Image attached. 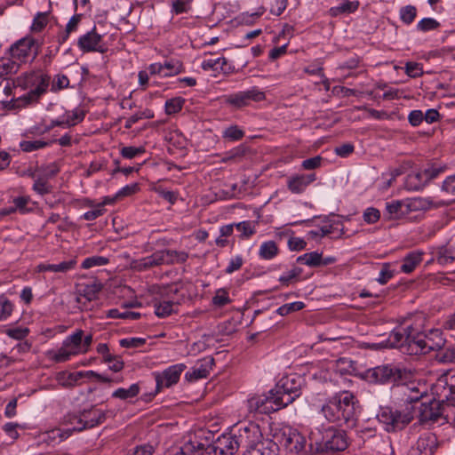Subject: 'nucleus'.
<instances>
[{
  "mask_svg": "<svg viewBox=\"0 0 455 455\" xmlns=\"http://www.w3.org/2000/svg\"><path fill=\"white\" fill-rule=\"evenodd\" d=\"M398 387L403 395V400L406 403L404 409L397 410L392 407H380L377 419L387 432H395L404 428L414 418V411L427 395H423L414 385L410 387L405 384Z\"/></svg>",
  "mask_w": 455,
  "mask_h": 455,
  "instance_id": "1",
  "label": "nucleus"
},
{
  "mask_svg": "<svg viewBox=\"0 0 455 455\" xmlns=\"http://www.w3.org/2000/svg\"><path fill=\"white\" fill-rule=\"evenodd\" d=\"M51 76L41 70H32L21 74L13 79V86L30 91L25 95L15 100L12 107L27 106L36 102L38 99L46 92Z\"/></svg>",
  "mask_w": 455,
  "mask_h": 455,
  "instance_id": "2",
  "label": "nucleus"
},
{
  "mask_svg": "<svg viewBox=\"0 0 455 455\" xmlns=\"http://www.w3.org/2000/svg\"><path fill=\"white\" fill-rule=\"evenodd\" d=\"M355 403L353 393L343 391L326 401L321 407V412L330 422L347 423L355 417Z\"/></svg>",
  "mask_w": 455,
  "mask_h": 455,
  "instance_id": "3",
  "label": "nucleus"
},
{
  "mask_svg": "<svg viewBox=\"0 0 455 455\" xmlns=\"http://www.w3.org/2000/svg\"><path fill=\"white\" fill-rule=\"evenodd\" d=\"M310 452L340 451L347 447L346 434L333 427L315 428L308 435Z\"/></svg>",
  "mask_w": 455,
  "mask_h": 455,
  "instance_id": "4",
  "label": "nucleus"
},
{
  "mask_svg": "<svg viewBox=\"0 0 455 455\" xmlns=\"http://www.w3.org/2000/svg\"><path fill=\"white\" fill-rule=\"evenodd\" d=\"M445 345L442 331L438 329L431 330L428 333L416 332L415 340H412L407 349L409 355H425L432 350L442 348Z\"/></svg>",
  "mask_w": 455,
  "mask_h": 455,
  "instance_id": "5",
  "label": "nucleus"
},
{
  "mask_svg": "<svg viewBox=\"0 0 455 455\" xmlns=\"http://www.w3.org/2000/svg\"><path fill=\"white\" fill-rule=\"evenodd\" d=\"M433 397L427 395L419 405L418 410V418L421 423L436 422L442 417H444L447 408L446 401H441L439 397L433 394Z\"/></svg>",
  "mask_w": 455,
  "mask_h": 455,
  "instance_id": "6",
  "label": "nucleus"
},
{
  "mask_svg": "<svg viewBox=\"0 0 455 455\" xmlns=\"http://www.w3.org/2000/svg\"><path fill=\"white\" fill-rule=\"evenodd\" d=\"M303 379L300 376L291 374L282 378L279 384L273 389L283 408L291 403L301 395Z\"/></svg>",
  "mask_w": 455,
  "mask_h": 455,
  "instance_id": "7",
  "label": "nucleus"
},
{
  "mask_svg": "<svg viewBox=\"0 0 455 455\" xmlns=\"http://www.w3.org/2000/svg\"><path fill=\"white\" fill-rule=\"evenodd\" d=\"M186 369L184 363H177L169 366L164 371L153 373L156 380V389L150 394H145L143 400L148 402L156 396L163 388H168L178 383L182 371Z\"/></svg>",
  "mask_w": 455,
  "mask_h": 455,
  "instance_id": "8",
  "label": "nucleus"
},
{
  "mask_svg": "<svg viewBox=\"0 0 455 455\" xmlns=\"http://www.w3.org/2000/svg\"><path fill=\"white\" fill-rule=\"evenodd\" d=\"M39 50L40 44L34 37L25 36L12 44L7 50V54L12 55L21 66L29 59L33 61L37 57Z\"/></svg>",
  "mask_w": 455,
  "mask_h": 455,
  "instance_id": "9",
  "label": "nucleus"
},
{
  "mask_svg": "<svg viewBox=\"0 0 455 455\" xmlns=\"http://www.w3.org/2000/svg\"><path fill=\"white\" fill-rule=\"evenodd\" d=\"M282 408H283V403H280L273 389L267 394L253 395L247 400V409L251 414H268Z\"/></svg>",
  "mask_w": 455,
  "mask_h": 455,
  "instance_id": "10",
  "label": "nucleus"
},
{
  "mask_svg": "<svg viewBox=\"0 0 455 455\" xmlns=\"http://www.w3.org/2000/svg\"><path fill=\"white\" fill-rule=\"evenodd\" d=\"M433 394L446 401L447 405L455 407V368L442 374L432 387Z\"/></svg>",
  "mask_w": 455,
  "mask_h": 455,
  "instance_id": "11",
  "label": "nucleus"
},
{
  "mask_svg": "<svg viewBox=\"0 0 455 455\" xmlns=\"http://www.w3.org/2000/svg\"><path fill=\"white\" fill-rule=\"evenodd\" d=\"M406 371L395 364H383L367 371V378L379 384L398 383Z\"/></svg>",
  "mask_w": 455,
  "mask_h": 455,
  "instance_id": "12",
  "label": "nucleus"
},
{
  "mask_svg": "<svg viewBox=\"0 0 455 455\" xmlns=\"http://www.w3.org/2000/svg\"><path fill=\"white\" fill-rule=\"evenodd\" d=\"M239 447L235 434H224L212 443H204V455H234Z\"/></svg>",
  "mask_w": 455,
  "mask_h": 455,
  "instance_id": "13",
  "label": "nucleus"
},
{
  "mask_svg": "<svg viewBox=\"0 0 455 455\" xmlns=\"http://www.w3.org/2000/svg\"><path fill=\"white\" fill-rule=\"evenodd\" d=\"M83 330H76L74 333L66 337L60 348L55 353L53 359L58 362L68 361L71 356L83 354L82 340Z\"/></svg>",
  "mask_w": 455,
  "mask_h": 455,
  "instance_id": "14",
  "label": "nucleus"
},
{
  "mask_svg": "<svg viewBox=\"0 0 455 455\" xmlns=\"http://www.w3.org/2000/svg\"><path fill=\"white\" fill-rule=\"evenodd\" d=\"M275 439L279 450L283 448L291 453H299L306 450V438L296 430L284 429L275 435Z\"/></svg>",
  "mask_w": 455,
  "mask_h": 455,
  "instance_id": "15",
  "label": "nucleus"
},
{
  "mask_svg": "<svg viewBox=\"0 0 455 455\" xmlns=\"http://www.w3.org/2000/svg\"><path fill=\"white\" fill-rule=\"evenodd\" d=\"M416 331L411 324L395 328L386 340L387 348L399 347L403 353H407L409 345L415 340Z\"/></svg>",
  "mask_w": 455,
  "mask_h": 455,
  "instance_id": "16",
  "label": "nucleus"
},
{
  "mask_svg": "<svg viewBox=\"0 0 455 455\" xmlns=\"http://www.w3.org/2000/svg\"><path fill=\"white\" fill-rule=\"evenodd\" d=\"M240 446L249 447L262 442V434L258 424L248 421L238 425L237 434H235Z\"/></svg>",
  "mask_w": 455,
  "mask_h": 455,
  "instance_id": "17",
  "label": "nucleus"
},
{
  "mask_svg": "<svg viewBox=\"0 0 455 455\" xmlns=\"http://www.w3.org/2000/svg\"><path fill=\"white\" fill-rule=\"evenodd\" d=\"M102 36L96 32L94 28L79 37L77 45L84 52H99L103 53L106 52V47L100 44Z\"/></svg>",
  "mask_w": 455,
  "mask_h": 455,
  "instance_id": "18",
  "label": "nucleus"
},
{
  "mask_svg": "<svg viewBox=\"0 0 455 455\" xmlns=\"http://www.w3.org/2000/svg\"><path fill=\"white\" fill-rule=\"evenodd\" d=\"M214 365V359L211 356L201 359L196 366L191 368L185 374V379L189 381H196L207 378Z\"/></svg>",
  "mask_w": 455,
  "mask_h": 455,
  "instance_id": "19",
  "label": "nucleus"
},
{
  "mask_svg": "<svg viewBox=\"0 0 455 455\" xmlns=\"http://www.w3.org/2000/svg\"><path fill=\"white\" fill-rule=\"evenodd\" d=\"M83 424L85 425V430L102 424L107 418V412L92 405L87 409L81 410Z\"/></svg>",
  "mask_w": 455,
  "mask_h": 455,
  "instance_id": "20",
  "label": "nucleus"
},
{
  "mask_svg": "<svg viewBox=\"0 0 455 455\" xmlns=\"http://www.w3.org/2000/svg\"><path fill=\"white\" fill-rule=\"evenodd\" d=\"M406 204L408 214L411 212L426 211L432 208L436 209L447 205L443 200L435 201L431 198L421 197L407 198Z\"/></svg>",
  "mask_w": 455,
  "mask_h": 455,
  "instance_id": "21",
  "label": "nucleus"
},
{
  "mask_svg": "<svg viewBox=\"0 0 455 455\" xmlns=\"http://www.w3.org/2000/svg\"><path fill=\"white\" fill-rule=\"evenodd\" d=\"M165 455H204V443L195 438L186 442L182 446L172 447Z\"/></svg>",
  "mask_w": 455,
  "mask_h": 455,
  "instance_id": "22",
  "label": "nucleus"
},
{
  "mask_svg": "<svg viewBox=\"0 0 455 455\" xmlns=\"http://www.w3.org/2000/svg\"><path fill=\"white\" fill-rule=\"evenodd\" d=\"M278 444L274 440L266 439L260 443L246 447L243 455H277Z\"/></svg>",
  "mask_w": 455,
  "mask_h": 455,
  "instance_id": "23",
  "label": "nucleus"
},
{
  "mask_svg": "<svg viewBox=\"0 0 455 455\" xmlns=\"http://www.w3.org/2000/svg\"><path fill=\"white\" fill-rule=\"evenodd\" d=\"M316 180L315 173L299 174L291 177L287 181L289 190L293 194L303 193L308 185Z\"/></svg>",
  "mask_w": 455,
  "mask_h": 455,
  "instance_id": "24",
  "label": "nucleus"
},
{
  "mask_svg": "<svg viewBox=\"0 0 455 455\" xmlns=\"http://www.w3.org/2000/svg\"><path fill=\"white\" fill-rule=\"evenodd\" d=\"M408 214L406 199L386 203L384 217L387 220H399Z\"/></svg>",
  "mask_w": 455,
  "mask_h": 455,
  "instance_id": "25",
  "label": "nucleus"
},
{
  "mask_svg": "<svg viewBox=\"0 0 455 455\" xmlns=\"http://www.w3.org/2000/svg\"><path fill=\"white\" fill-rule=\"evenodd\" d=\"M20 63L8 54L0 58V78L7 79L8 76L15 75L20 69Z\"/></svg>",
  "mask_w": 455,
  "mask_h": 455,
  "instance_id": "26",
  "label": "nucleus"
},
{
  "mask_svg": "<svg viewBox=\"0 0 455 455\" xmlns=\"http://www.w3.org/2000/svg\"><path fill=\"white\" fill-rule=\"evenodd\" d=\"M70 435V430L67 428L54 427L43 433V441L48 445H56L67 440Z\"/></svg>",
  "mask_w": 455,
  "mask_h": 455,
  "instance_id": "27",
  "label": "nucleus"
},
{
  "mask_svg": "<svg viewBox=\"0 0 455 455\" xmlns=\"http://www.w3.org/2000/svg\"><path fill=\"white\" fill-rule=\"evenodd\" d=\"M61 423L67 426V430H70V435L73 432H81L85 430V425L83 424L81 411L68 412L64 415Z\"/></svg>",
  "mask_w": 455,
  "mask_h": 455,
  "instance_id": "28",
  "label": "nucleus"
},
{
  "mask_svg": "<svg viewBox=\"0 0 455 455\" xmlns=\"http://www.w3.org/2000/svg\"><path fill=\"white\" fill-rule=\"evenodd\" d=\"M427 183L426 174L422 170L408 174L405 179L404 186L407 190L418 191L422 189Z\"/></svg>",
  "mask_w": 455,
  "mask_h": 455,
  "instance_id": "29",
  "label": "nucleus"
},
{
  "mask_svg": "<svg viewBox=\"0 0 455 455\" xmlns=\"http://www.w3.org/2000/svg\"><path fill=\"white\" fill-rule=\"evenodd\" d=\"M101 288V284L97 282L81 285L78 290L77 302H81L83 299L86 301L96 299Z\"/></svg>",
  "mask_w": 455,
  "mask_h": 455,
  "instance_id": "30",
  "label": "nucleus"
},
{
  "mask_svg": "<svg viewBox=\"0 0 455 455\" xmlns=\"http://www.w3.org/2000/svg\"><path fill=\"white\" fill-rule=\"evenodd\" d=\"M321 235L320 237H324L329 235H333L337 232L335 237H339L344 234L342 223L339 219H335L334 216L328 218L324 224L320 227Z\"/></svg>",
  "mask_w": 455,
  "mask_h": 455,
  "instance_id": "31",
  "label": "nucleus"
},
{
  "mask_svg": "<svg viewBox=\"0 0 455 455\" xmlns=\"http://www.w3.org/2000/svg\"><path fill=\"white\" fill-rule=\"evenodd\" d=\"M179 304L168 299H160L154 304L155 313L160 318H165L176 313Z\"/></svg>",
  "mask_w": 455,
  "mask_h": 455,
  "instance_id": "32",
  "label": "nucleus"
},
{
  "mask_svg": "<svg viewBox=\"0 0 455 455\" xmlns=\"http://www.w3.org/2000/svg\"><path fill=\"white\" fill-rule=\"evenodd\" d=\"M84 118V111L81 108H76L67 111L59 120L56 121L58 125L74 126L83 121Z\"/></svg>",
  "mask_w": 455,
  "mask_h": 455,
  "instance_id": "33",
  "label": "nucleus"
},
{
  "mask_svg": "<svg viewBox=\"0 0 455 455\" xmlns=\"http://www.w3.org/2000/svg\"><path fill=\"white\" fill-rule=\"evenodd\" d=\"M422 261V252L411 251L407 254L401 264V271L405 274L411 273L416 267Z\"/></svg>",
  "mask_w": 455,
  "mask_h": 455,
  "instance_id": "34",
  "label": "nucleus"
},
{
  "mask_svg": "<svg viewBox=\"0 0 455 455\" xmlns=\"http://www.w3.org/2000/svg\"><path fill=\"white\" fill-rule=\"evenodd\" d=\"M76 265V259H69L62 261L57 264H41L38 266L39 271H50L54 273H66L73 268Z\"/></svg>",
  "mask_w": 455,
  "mask_h": 455,
  "instance_id": "35",
  "label": "nucleus"
},
{
  "mask_svg": "<svg viewBox=\"0 0 455 455\" xmlns=\"http://www.w3.org/2000/svg\"><path fill=\"white\" fill-rule=\"evenodd\" d=\"M359 7L358 1L345 0L338 6L331 7L329 10V14L331 17H337L341 14H349L355 12Z\"/></svg>",
  "mask_w": 455,
  "mask_h": 455,
  "instance_id": "36",
  "label": "nucleus"
},
{
  "mask_svg": "<svg viewBox=\"0 0 455 455\" xmlns=\"http://www.w3.org/2000/svg\"><path fill=\"white\" fill-rule=\"evenodd\" d=\"M13 87V80L11 82L8 79L0 78V104L7 106L12 101L13 104L15 103V100L12 97Z\"/></svg>",
  "mask_w": 455,
  "mask_h": 455,
  "instance_id": "37",
  "label": "nucleus"
},
{
  "mask_svg": "<svg viewBox=\"0 0 455 455\" xmlns=\"http://www.w3.org/2000/svg\"><path fill=\"white\" fill-rule=\"evenodd\" d=\"M188 259V253L184 251L164 250L165 265L183 264Z\"/></svg>",
  "mask_w": 455,
  "mask_h": 455,
  "instance_id": "38",
  "label": "nucleus"
},
{
  "mask_svg": "<svg viewBox=\"0 0 455 455\" xmlns=\"http://www.w3.org/2000/svg\"><path fill=\"white\" fill-rule=\"evenodd\" d=\"M279 252L278 246L275 241L263 242L259 249V257L265 260L274 259Z\"/></svg>",
  "mask_w": 455,
  "mask_h": 455,
  "instance_id": "39",
  "label": "nucleus"
},
{
  "mask_svg": "<svg viewBox=\"0 0 455 455\" xmlns=\"http://www.w3.org/2000/svg\"><path fill=\"white\" fill-rule=\"evenodd\" d=\"M49 20H50V12H37L33 19L32 24L30 26V31L32 33L42 32L48 25Z\"/></svg>",
  "mask_w": 455,
  "mask_h": 455,
  "instance_id": "40",
  "label": "nucleus"
},
{
  "mask_svg": "<svg viewBox=\"0 0 455 455\" xmlns=\"http://www.w3.org/2000/svg\"><path fill=\"white\" fill-rule=\"evenodd\" d=\"M140 390V388L139 383H134L131 385L128 388H117L113 392L112 397L118 398L121 400L133 398L139 395Z\"/></svg>",
  "mask_w": 455,
  "mask_h": 455,
  "instance_id": "41",
  "label": "nucleus"
},
{
  "mask_svg": "<svg viewBox=\"0 0 455 455\" xmlns=\"http://www.w3.org/2000/svg\"><path fill=\"white\" fill-rule=\"evenodd\" d=\"M164 76H172L180 74L183 70L182 63L178 60H171L162 64Z\"/></svg>",
  "mask_w": 455,
  "mask_h": 455,
  "instance_id": "42",
  "label": "nucleus"
},
{
  "mask_svg": "<svg viewBox=\"0 0 455 455\" xmlns=\"http://www.w3.org/2000/svg\"><path fill=\"white\" fill-rule=\"evenodd\" d=\"M435 358L443 363H452L455 361V348L449 346H443L442 348L436 350Z\"/></svg>",
  "mask_w": 455,
  "mask_h": 455,
  "instance_id": "43",
  "label": "nucleus"
},
{
  "mask_svg": "<svg viewBox=\"0 0 455 455\" xmlns=\"http://www.w3.org/2000/svg\"><path fill=\"white\" fill-rule=\"evenodd\" d=\"M321 254L317 251L305 253L297 259V261L311 267L321 266Z\"/></svg>",
  "mask_w": 455,
  "mask_h": 455,
  "instance_id": "44",
  "label": "nucleus"
},
{
  "mask_svg": "<svg viewBox=\"0 0 455 455\" xmlns=\"http://www.w3.org/2000/svg\"><path fill=\"white\" fill-rule=\"evenodd\" d=\"M107 316L114 319L137 320L140 317V313L129 310L120 311L117 308H113L108 311Z\"/></svg>",
  "mask_w": 455,
  "mask_h": 455,
  "instance_id": "45",
  "label": "nucleus"
},
{
  "mask_svg": "<svg viewBox=\"0 0 455 455\" xmlns=\"http://www.w3.org/2000/svg\"><path fill=\"white\" fill-rule=\"evenodd\" d=\"M435 259L440 265L444 266L453 262L455 260V256L449 248L442 246L437 249L435 252Z\"/></svg>",
  "mask_w": 455,
  "mask_h": 455,
  "instance_id": "46",
  "label": "nucleus"
},
{
  "mask_svg": "<svg viewBox=\"0 0 455 455\" xmlns=\"http://www.w3.org/2000/svg\"><path fill=\"white\" fill-rule=\"evenodd\" d=\"M185 100L181 97H175L168 100L164 106L166 114L173 115L180 112L182 109Z\"/></svg>",
  "mask_w": 455,
  "mask_h": 455,
  "instance_id": "47",
  "label": "nucleus"
},
{
  "mask_svg": "<svg viewBox=\"0 0 455 455\" xmlns=\"http://www.w3.org/2000/svg\"><path fill=\"white\" fill-rule=\"evenodd\" d=\"M33 190L39 195H46L52 192V186L44 178H41L39 175L35 179L33 184Z\"/></svg>",
  "mask_w": 455,
  "mask_h": 455,
  "instance_id": "48",
  "label": "nucleus"
},
{
  "mask_svg": "<svg viewBox=\"0 0 455 455\" xmlns=\"http://www.w3.org/2000/svg\"><path fill=\"white\" fill-rule=\"evenodd\" d=\"M212 304L215 307H221L231 302V299L228 296V291L227 289L220 288L218 289L215 292V295L212 299Z\"/></svg>",
  "mask_w": 455,
  "mask_h": 455,
  "instance_id": "49",
  "label": "nucleus"
},
{
  "mask_svg": "<svg viewBox=\"0 0 455 455\" xmlns=\"http://www.w3.org/2000/svg\"><path fill=\"white\" fill-rule=\"evenodd\" d=\"M108 259L103 256H92L84 259L82 262V268L89 269L93 267H100L108 263Z\"/></svg>",
  "mask_w": 455,
  "mask_h": 455,
  "instance_id": "50",
  "label": "nucleus"
},
{
  "mask_svg": "<svg viewBox=\"0 0 455 455\" xmlns=\"http://www.w3.org/2000/svg\"><path fill=\"white\" fill-rule=\"evenodd\" d=\"M192 0H172L171 12L172 14L187 13L191 10Z\"/></svg>",
  "mask_w": 455,
  "mask_h": 455,
  "instance_id": "51",
  "label": "nucleus"
},
{
  "mask_svg": "<svg viewBox=\"0 0 455 455\" xmlns=\"http://www.w3.org/2000/svg\"><path fill=\"white\" fill-rule=\"evenodd\" d=\"M13 311V304L4 295L0 296V321H5Z\"/></svg>",
  "mask_w": 455,
  "mask_h": 455,
  "instance_id": "52",
  "label": "nucleus"
},
{
  "mask_svg": "<svg viewBox=\"0 0 455 455\" xmlns=\"http://www.w3.org/2000/svg\"><path fill=\"white\" fill-rule=\"evenodd\" d=\"M304 307L305 304L302 301H294L281 306L277 308L276 313L282 316H284L290 313L299 311L304 308Z\"/></svg>",
  "mask_w": 455,
  "mask_h": 455,
  "instance_id": "53",
  "label": "nucleus"
},
{
  "mask_svg": "<svg viewBox=\"0 0 455 455\" xmlns=\"http://www.w3.org/2000/svg\"><path fill=\"white\" fill-rule=\"evenodd\" d=\"M417 15V9L414 5H406L400 10V19L405 24H411Z\"/></svg>",
  "mask_w": 455,
  "mask_h": 455,
  "instance_id": "54",
  "label": "nucleus"
},
{
  "mask_svg": "<svg viewBox=\"0 0 455 455\" xmlns=\"http://www.w3.org/2000/svg\"><path fill=\"white\" fill-rule=\"evenodd\" d=\"M153 117H154V112L151 109L147 108L142 111H139V112L133 114L132 116H131L126 120L125 127H127V128L131 127L133 124L137 123L140 119H150Z\"/></svg>",
  "mask_w": 455,
  "mask_h": 455,
  "instance_id": "55",
  "label": "nucleus"
},
{
  "mask_svg": "<svg viewBox=\"0 0 455 455\" xmlns=\"http://www.w3.org/2000/svg\"><path fill=\"white\" fill-rule=\"evenodd\" d=\"M302 273V269L299 267H293L291 270L287 271L286 273H283L279 277V282L285 286H288L290 283H291L293 280L298 278L300 274Z\"/></svg>",
  "mask_w": 455,
  "mask_h": 455,
  "instance_id": "56",
  "label": "nucleus"
},
{
  "mask_svg": "<svg viewBox=\"0 0 455 455\" xmlns=\"http://www.w3.org/2000/svg\"><path fill=\"white\" fill-rule=\"evenodd\" d=\"M245 96V100L249 105L250 101L259 102L266 99L265 92L259 91L257 87H253L251 90L243 92Z\"/></svg>",
  "mask_w": 455,
  "mask_h": 455,
  "instance_id": "57",
  "label": "nucleus"
},
{
  "mask_svg": "<svg viewBox=\"0 0 455 455\" xmlns=\"http://www.w3.org/2000/svg\"><path fill=\"white\" fill-rule=\"evenodd\" d=\"M59 172V168L54 164H51L45 166H42L37 169V175L41 178H44V180H48Z\"/></svg>",
  "mask_w": 455,
  "mask_h": 455,
  "instance_id": "58",
  "label": "nucleus"
},
{
  "mask_svg": "<svg viewBox=\"0 0 455 455\" xmlns=\"http://www.w3.org/2000/svg\"><path fill=\"white\" fill-rule=\"evenodd\" d=\"M130 267L132 269L139 272L146 271L153 267L148 256L138 259H132L130 263Z\"/></svg>",
  "mask_w": 455,
  "mask_h": 455,
  "instance_id": "59",
  "label": "nucleus"
},
{
  "mask_svg": "<svg viewBox=\"0 0 455 455\" xmlns=\"http://www.w3.org/2000/svg\"><path fill=\"white\" fill-rule=\"evenodd\" d=\"M223 137L228 140H240L243 138V132L238 126L232 125L224 131Z\"/></svg>",
  "mask_w": 455,
  "mask_h": 455,
  "instance_id": "60",
  "label": "nucleus"
},
{
  "mask_svg": "<svg viewBox=\"0 0 455 455\" xmlns=\"http://www.w3.org/2000/svg\"><path fill=\"white\" fill-rule=\"evenodd\" d=\"M226 102L236 108H243L248 105L243 92L228 95L226 98Z\"/></svg>",
  "mask_w": 455,
  "mask_h": 455,
  "instance_id": "61",
  "label": "nucleus"
},
{
  "mask_svg": "<svg viewBox=\"0 0 455 455\" xmlns=\"http://www.w3.org/2000/svg\"><path fill=\"white\" fill-rule=\"evenodd\" d=\"M145 152V148L143 147H124L121 149V155L123 157L127 159L135 158Z\"/></svg>",
  "mask_w": 455,
  "mask_h": 455,
  "instance_id": "62",
  "label": "nucleus"
},
{
  "mask_svg": "<svg viewBox=\"0 0 455 455\" xmlns=\"http://www.w3.org/2000/svg\"><path fill=\"white\" fill-rule=\"evenodd\" d=\"M235 227L243 237L248 238L255 233V226L251 221H242L235 224Z\"/></svg>",
  "mask_w": 455,
  "mask_h": 455,
  "instance_id": "63",
  "label": "nucleus"
},
{
  "mask_svg": "<svg viewBox=\"0 0 455 455\" xmlns=\"http://www.w3.org/2000/svg\"><path fill=\"white\" fill-rule=\"evenodd\" d=\"M440 26V23L433 18H424L419 21L417 28L420 31L435 30Z\"/></svg>",
  "mask_w": 455,
  "mask_h": 455,
  "instance_id": "64",
  "label": "nucleus"
}]
</instances>
